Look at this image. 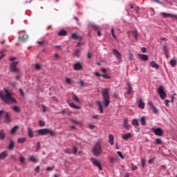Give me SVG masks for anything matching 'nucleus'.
<instances>
[{
    "mask_svg": "<svg viewBox=\"0 0 177 177\" xmlns=\"http://www.w3.org/2000/svg\"><path fill=\"white\" fill-rule=\"evenodd\" d=\"M0 97L6 104H10V103H15L16 104L17 103L16 99L13 97V91L6 88H4V91H0Z\"/></svg>",
    "mask_w": 177,
    "mask_h": 177,
    "instance_id": "obj_1",
    "label": "nucleus"
},
{
    "mask_svg": "<svg viewBox=\"0 0 177 177\" xmlns=\"http://www.w3.org/2000/svg\"><path fill=\"white\" fill-rule=\"evenodd\" d=\"M109 91L110 88H104L102 92V104H104V107H109L110 104V96H109Z\"/></svg>",
    "mask_w": 177,
    "mask_h": 177,
    "instance_id": "obj_2",
    "label": "nucleus"
},
{
    "mask_svg": "<svg viewBox=\"0 0 177 177\" xmlns=\"http://www.w3.org/2000/svg\"><path fill=\"white\" fill-rule=\"evenodd\" d=\"M102 153H103V149H102V142L97 141L93 149V154H94L95 157H100Z\"/></svg>",
    "mask_w": 177,
    "mask_h": 177,
    "instance_id": "obj_3",
    "label": "nucleus"
},
{
    "mask_svg": "<svg viewBox=\"0 0 177 177\" xmlns=\"http://www.w3.org/2000/svg\"><path fill=\"white\" fill-rule=\"evenodd\" d=\"M37 133L41 136L50 135V136H56V133L50 129H41L38 130Z\"/></svg>",
    "mask_w": 177,
    "mask_h": 177,
    "instance_id": "obj_4",
    "label": "nucleus"
},
{
    "mask_svg": "<svg viewBox=\"0 0 177 177\" xmlns=\"http://www.w3.org/2000/svg\"><path fill=\"white\" fill-rule=\"evenodd\" d=\"M151 131L153 132L156 136H162V135H164V130H162V129L161 128L156 129L154 127H152L151 129Z\"/></svg>",
    "mask_w": 177,
    "mask_h": 177,
    "instance_id": "obj_5",
    "label": "nucleus"
},
{
    "mask_svg": "<svg viewBox=\"0 0 177 177\" xmlns=\"http://www.w3.org/2000/svg\"><path fill=\"white\" fill-rule=\"evenodd\" d=\"M158 92L160 95V99H162V100H164V99H165V97H167V93H165V91H164V86H160L158 88Z\"/></svg>",
    "mask_w": 177,
    "mask_h": 177,
    "instance_id": "obj_6",
    "label": "nucleus"
},
{
    "mask_svg": "<svg viewBox=\"0 0 177 177\" xmlns=\"http://www.w3.org/2000/svg\"><path fill=\"white\" fill-rule=\"evenodd\" d=\"M17 64H19V62H12L10 64V71H12V73H19L20 71L19 70V68H17Z\"/></svg>",
    "mask_w": 177,
    "mask_h": 177,
    "instance_id": "obj_7",
    "label": "nucleus"
},
{
    "mask_svg": "<svg viewBox=\"0 0 177 177\" xmlns=\"http://www.w3.org/2000/svg\"><path fill=\"white\" fill-rule=\"evenodd\" d=\"M113 54L114 55V56L116 58H118L119 62H122V55H121V53H120L119 50H118L117 49L113 48Z\"/></svg>",
    "mask_w": 177,
    "mask_h": 177,
    "instance_id": "obj_8",
    "label": "nucleus"
},
{
    "mask_svg": "<svg viewBox=\"0 0 177 177\" xmlns=\"http://www.w3.org/2000/svg\"><path fill=\"white\" fill-rule=\"evenodd\" d=\"M91 162L95 165V167H98V169L100 171H102L103 168L102 167V165L100 164V161L97 160L96 158H91Z\"/></svg>",
    "mask_w": 177,
    "mask_h": 177,
    "instance_id": "obj_9",
    "label": "nucleus"
},
{
    "mask_svg": "<svg viewBox=\"0 0 177 177\" xmlns=\"http://www.w3.org/2000/svg\"><path fill=\"white\" fill-rule=\"evenodd\" d=\"M78 151V149H77V147H74L73 149H65L64 150V153H66V154H71L72 153L73 154H77V151Z\"/></svg>",
    "mask_w": 177,
    "mask_h": 177,
    "instance_id": "obj_10",
    "label": "nucleus"
},
{
    "mask_svg": "<svg viewBox=\"0 0 177 177\" xmlns=\"http://www.w3.org/2000/svg\"><path fill=\"white\" fill-rule=\"evenodd\" d=\"M162 16H163V17H170L171 19H177V15L175 14L162 12Z\"/></svg>",
    "mask_w": 177,
    "mask_h": 177,
    "instance_id": "obj_11",
    "label": "nucleus"
},
{
    "mask_svg": "<svg viewBox=\"0 0 177 177\" xmlns=\"http://www.w3.org/2000/svg\"><path fill=\"white\" fill-rule=\"evenodd\" d=\"M82 68V64L77 62L73 65V70L80 71Z\"/></svg>",
    "mask_w": 177,
    "mask_h": 177,
    "instance_id": "obj_12",
    "label": "nucleus"
},
{
    "mask_svg": "<svg viewBox=\"0 0 177 177\" xmlns=\"http://www.w3.org/2000/svg\"><path fill=\"white\" fill-rule=\"evenodd\" d=\"M95 75H96V77H103V78H105L106 80H110V76H109V75L107 74H104V75H100V73H99L98 72H95Z\"/></svg>",
    "mask_w": 177,
    "mask_h": 177,
    "instance_id": "obj_13",
    "label": "nucleus"
},
{
    "mask_svg": "<svg viewBox=\"0 0 177 177\" xmlns=\"http://www.w3.org/2000/svg\"><path fill=\"white\" fill-rule=\"evenodd\" d=\"M123 125L125 128V129H131V124L128 123V118H125L124 120Z\"/></svg>",
    "mask_w": 177,
    "mask_h": 177,
    "instance_id": "obj_14",
    "label": "nucleus"
},
{
    "mask_svg": "<svg viewBox=\"0 0 177 177\" xmlns=\"http://www.w3.org/2000/svg\"><path fill=\"white\" fill-rule=\"evenodd\" d=\"M67 103L68 104V105L70 106V107H71L72 109H75L76 110H80L81 107L78 106L77 105H75L74 103L73 102H69L68 101H67Z\"/></svg>",
    "mask_w": 177,
    "mask_h": 177,
    "instance_id": "obj_15",
    "label": "nucleus"
},
{
    "mask_svg": "<svg viewBox=\"0 0 177 177\" xmlns=\"http://www.w3.org/2000/svg\"><path fill=\"white\" fill-rule=\"evenodd\" d=\"M9 154L8 153V151H4L0 153V160H5L6 157H8Z\"/></svg>",
    "mask_w": 177,
    "mask_h": 177,
    "instance_id": "obj_16",
    "label": "nucleus"
},
{
    "mask_svg": "<svg viewBox=\"0 0 177 177\" xmlns=\"http://www.w3.org/2000/svg\"><path fill=\"white\" fill-rule=\"evenodd\" d=\"M150 66L153 68H156V70H158V68H160V66L154 61L150 62Z\"/></svg>",
    "mask_w": 177,
    "mask_h": 177,
    "instance_id": "obj_17",
    "label": "nucleus"
},
{
    "mask_svg": "<svg viewBox=\"0 0 177 177\" xmlns=\"http://www.w3.org/2000/svg\"><path fill=\"white\" fill-rule=\"evenodd\" d=\"M5 122H6V124H9L10 122V113L9 112L6 113Z\"/></svg>",
    "mask_w": 177,
    "mask_h": 177,
    "instance_id": "obj_18",
    "label": "nucleus"
},
{
    "mask_svg": "<svg viewBox=\"0 0 177 177\" xmlns=\"http://www.w3.org/2000/svg\"><path fill=\"white\" fill-rule=\"evenodd\" d=\"M131 138H132V133H131L124 134L122 136V139H124V140H128V139H131Z\"/></svg>",
    "mask_w": 177,
    "mask_h": 177,
    "instance_id": "obj_19",
    "label": "nucleus"
},
{
    "mask_svg": "<svg viewBox=\"0 0 177 177\" xmlns=\"http://www.w3.org/2000/svg\"><path fill=\"white\" fill-rule=\"evenodd\" d=\"M27 130L29 138H34V131H32V129H31L30 127H28Z\"/></svg>",
    "mask_w": 177,
    "mask_h": 177,
    "instance_id": "obj_20",
    "label": "nucleus"
},
{
    "mask_svg": "<svg viewBox=\"0 0 177 177\" xmlns=\"http://www.w3.org/2000/svg\"><path fill=\"white\" fill-rule=\"evenodd\" d=\"M96 104L98 106V109L100 111V113H103V105H102V102L100 101H97Z\"/></svg>",
    "mask_w": 177,
    "mask_h": 177,
    "instance_id": "obj_21",
    "label": "nucleus"
},
{
    "mask_svg": "<svg viewBox=\"0 0 177 177\" xmlns=\"http://www.w3.org/2000/svg\"><path fill=\"white\" fill-rule=\"evenodd\" d=\"M19 39L20 41H22V42H26V39H28V35H24L22 36L19 37Z\"/></svg>",
    "mask_w": 177,
    "mask_h": 177,
    "instance_id": "obj_22",
    "label": "nucleus"
},
{
    "mask_svg": "<svg viewBox=\"0 0 177 177\" xmlns=\"http://www.w3.org/2000/svg\"><path fill=\"white\" fill-rule=\"evenodd\" d=\"M139 57L141 60H142L143 62H147V60H149V57L146 55H139Z\"/></svg>",
    "mask_w": 177,
    "mask_h": 177,
    "instance_id": "obj_23",
    "label": "nucleus"
},
{
    "mask_svg": "<svg viewBox=\"0 0 177 177\" xmlns=\"http://www.w3.org/2000/svg\"><path fill=\"white\" fill-rule=\"evenodd\" d=\"M5 138H6V133H5V131L1 130L0 131V139H1V140H4Z\"/></svg>",
    "mask_w": 177,
    "mask_h": 177,
    "instance_id": "obj_24",
    "label": "nucleus"
},
{
    "mask_svg": "<svg viewBox=\"0 0 177 177\" xmlns=\"http://www.w3.org/2000/svg\"><path fill=\"white\" fill-rule=\"evenodd\" d=\"M58 35H59V37H66V35H67V31H66L64 29H62L58 32Z\"/></svg>",
    "mask_w": 177,
    "mask_h": 177,
    "instance_id": "obj_25",
    "label": "nucleus"
},
{
    "mask_svg": "<svg viewBox=\"0 0 177 177\" xmlns=\"http://www.w3.org/2000/svg\"><path fill=\"white\" fill-rule=\"evenodd\" d=\"M138 107L140 109H142V110H143V109H145V102H143V100L142 99H140V100H139Z\"/></svg>",
    "mask_w": 177,
    "mask_h": 177,
    "instance_id": "obj_26",
    "label": "nucleus"
},
{
    "mask_svg": "<svg viewBox=\"0 0 177 177\" xmlns=\"http://www.w3.org/2000/svg\"><path fill=\"white\" fill-rule=\"evenodd\" d=\"M109 143L113 146L114 145V136L111 134L109 135Z\"/></svg>",
    "mask_w": 177,
    "mask_h": 177,
    "instance_id": "obj_27",
    "label": "nucleus"
},
{
    "mask_svg": "<svg viewBox=\"0 0 177 177\" xmlns=\"http://www.w3.org/2000/svg\"><path fill=\"white\" fill-rule=\"evenodd\" d=\"M13 149H15V142L13 140H10L8 146V150H13Z\"/></svg>",
    "mask_w": 177,
    "mask_h": 177,
    "instance_id": "obj_28",
    "label": "nucleus"
},
{
    "mask_svg": "<svg viewBox=\"0 0 177 177\" xmlns=\"http://www.w3.org/2000/svg\"><path fill=\"white\" fill-rule=\"evenodd\" d=\"M29 161H31L32 162H37L38 159H37V157L35 156H31L29 158Z\"/></svg>",
    "mask_w": 177,
    "mask_h": 177,
    "instance_id": "obj_29",
    "label": "nucleus"
},
{
    "mask_svg": "<svg viewBox=\"0 0 177 177\" xmlns=\"http://www.w3.org/2000/svg\"><path fill=\"white\" fill-rule=\"evenodd\" d=\"M71 38H73V39H82V37L78 36V35L76 33H73L71 35Z\"/></svg>",
    "mask_w": 177,
    "mask_h": 177,
    "instance_id": "obj_30",
    "label": "nucleus"
},
{
    "mask_svg": "<svg viewBox=\"0 0 177 177\" xmlns=\"http://www.w3.org/2000/svg\"><path fill=\"white\" fill-rule=\"evenodd\" d=\"M18 143L23 144L25 142H27V138H20L17 140Z\"/></svg>",
    "mask_w": 177,
    "mask_h": 177,
    "instance_id": "obj_31",
    "label": "nucleus"
},
{
    "mask_svg": "<svg viewBox=\"0 0 177 177\" xmlns=\"http://www.w3.org/2000/svg\"><path fill=\"white\" fill-rule=\"evenodd\" d=\"M12 110H14L15 113H21V109L17 106H14Z\"/></svg>",
    "mask_w": 177,
    "mask_h": 177,
    "instance_id": "obj_32",
    "label": "nucleus"
},
{
    "mask_svg": "<svg viewBox=\"0 0 177 177\" xmlns=\"http://www.w3.org/2000/svg\"><path fill=\"white\" fill-rule=\"evenodd\" d=\"M140 122H141V124L142 125H143L144 127L146 126V118L145 116H142L140 119Z\"/></svg>",
    "mask_w": 177,
    "mask_h": 177,
    "instance_id": "obj_33",
    "label": "nucleus"
},
{
    "mask_svg": "<svg viewBox=\"0 0 177 177\" xmlns=\"http://www.w3.org/2000/svg\"><path fill=\"white\" fill-rule=\"evenodd\" d=\"M132 125H134L135 127H139V122L138 121V119H133L132 120Z\"/></svg>",
    "mask_w": 177,
    "mask_h": 177,
    "instance_id": "obj_34",
    "label": "nucleus"
},
{
    "mask_svg": "<svg viewBox=\"0 0 177 177\" xmlns=\"http://www.w3.org/2000/svg\"><path fill=\"white\" fill-rule=\"evenodd\" d=\"M169 64L171 66V67H175V66H176V60L175 59H171L169 62Z\"/></svg>",
    "mask_w": 177,
    "mask_h": 177,
    "instance_id": "obj_35",
    "label": "nucleus"
},
{
    "mask_svg": "<svg viewBox=\"0 0 177 177\" xmlns=\"http://www.w3.org/2000/svg\"><path fill=\"white\" fill-rule=\"evenodd\" d=\"M17 129H19V127H18V126L14 127L11 129V133H12V134L16 133V132L17 131Z\"/></svg>",
    "mask_w": 177,
    "mask_h": 177,
    "instance_id": "obj_36",
    "label": "nucleus"
},
{
    "mask_svg": "<svg viewBox=\"0 0 177 177\" xmlns=\"http://www.w3.org/2000/svg\"><path fill=\"white\" fill-rule=\"evenodd\" d=\"M127 94L128 95H131V92H132V86L128 84V88H127Z\"/></svg>",
    "mask_w": 177,
    "mask_h": 177,
    "instance_id": "obj_37",
    "label": "nucleus"
},
{
    "mask_svg": "<svg viewBox=\"0 0 177 177\" xmlns=\"http://www.w3.org/2000/svg\"><path fill=\"white\" fill-rule=\"evenodd\" d=\"M3 52H6V50H2L0 53H1V55H0V60H2V59H3V57H5V54H3Z\"/></svg>",
    "mask_w": 177,
    "mask_h": 177,
    "instance_id": "obj_38",
    "label": "nucleus"
},
{
    "mask_svg": "<svg viewBox=\"0 0 177 177\" xmlns=\"http://www.w3.org/2000/svg\"><path fill=\"white\" fill-rule=\"evenodd\" d=\"M131 9H135L136 10H139V7H138L135 4H131Z\"/></svg>",
    "mask_w": 177,
    "mask_h": 177,
    "instance_id": "obj_39",
    "label": "nucleus"
},
{
    "mask_svg": "<svg viewBox=\"0 0 177 177\" xmlns=\"http://www.w3.org/2000/svg\"><path fill=\"white\" fill-rule=\"evenodd\" d=\"M131 165L132 171H136V169H138V167H136L133 163H131Z\"/></svg>",
    "mask_w": 177,
    "mask_h": 177,
    "instance_id": "obj_40",
    "label": "nucleus"
},
{
    "mask_svg": "<svg viewBox=\"0 0 177 177\" xmlns=\"http://www.w3.org/2000/svg\"><path fill=\"white\" fill-rule=\"evenodd\" d=\"M93 30H95V31H99V30H100V28H99V26H96V25H93L92 26Z\"/></svg>",
    "mask_w": 177,
    "mask_h": 177,
    "instance_id": "obj_41",
    "label": "nucleus"
},
{
    "mask_svg": "<svg viewBox=\"0 0 177 177\" xmlns=\"http://www.w3.org/2000/svg\"><path fill=\"white\" fill-rule=\"evenodd\" d=\"M155 142L156 145H161V143H162V141L160 138H157Z\"/></svg>",
    "mask_w": 177,
    "mask_h": 177,
    "instance_id": "obj_42",
    "label": "nucleus"
},
{
    "mask_svg": "<svg viewBox=\"0 0 177 177\" xmlns=\"http://www.w3.org/2000/svg\"><path fill=\"white\" fill-rule=\"evenodd\" d=\"M88 128H89V129H95V128H96V126L92 124H90L88 125Z\"/></svg>",
    "mask_w": 177,
    "mask_h": 177,
    "instance_id": "obj_43",
    "label": "nucleus"
},
{
    "mask_svg": "<svg viewBox=\"0 0 177 177\" xmlns=\"http://www.w3.org/2000/svg\"><path fill=\"white\" fill-rule=\"evenodd\" d=\"M73 100H75V102H80V99H78V97L76 95H73Z\"/></svg>",
    "mask_w": 177,
    "mask_h": 177,
    "instance_id": "obj_44",
    "label": "nucleus"
},
{
    "mask_svg": "<svg viewBox=\"0 0 177 177\" xmlns=\"http://www.w3.org/2000/svg\"><path fill=\"white\" fill-rule=\"evenodd\" d=\"M39 127H45V122H44L42 120H39Z\"/></svg>",
    "mask_w": 177,
    "mask_h": 177,
    "instance_id": "obj_45",
    "label": "nucleus"
},
{
    "mask_svg": "<svg viewBox=\"0 0 177 177\" xmlns=\"http://www.w3.org/2000/svg\"><path fill=\"white\" fill-rule=\"evenodd\" d=\"M24 161H26V158H24V157H23L22 156H20V162L21 164H24Z\"/></svg>",
    "mask_w": 177,
    "mask_h": 177,
    "instance_id": "obj_46",
    "label": "nucleus"
},
{
    "mask_svg": "<svg viewBox=\"0 0 177 177\" xmlns=\"http://www.w3.org/2000/svg\"><path fill=\"white\" fill-rule=\"evenodd\" d=\"M163 52H164L165 55H167L168 53V48H167V46H165L163 47Z\"/></svg>",
    "mask_w": 177,
    "mask_h": 177,
    "instance_id": "obj_47",
    "label": "nucleus"
},
{
    "mask_svg": "<svg viewBox=\"0 0 177 177\" xmlns=\"http://www.w3.org/2000/svg\"><path fill=\"white\" fill-rule=\"evenodd\" d=\"M66 84H72L73 83V80H71V79H70V78H68V77H67L66 79Z\"/></svg>",
    "mask_w": 177,
    "mask_h": 177,
    "instance_id": "obj_48",
    "label": "nucleus"
},
{
    "mask_svg": "<svg viewBox=\"0 0 177 177\" xmlns=\"http://www.w3.org/2000/svg\"><path fill=\"white\" fill-rule=\"evenodd\" d=\"M37 44L39 45H45V44H46V41L44 40V41H37Z\"/></svg>",
    "mask_w": 177,
    "mask_h": 177,
    "instance_id": "obj_49",
    "label": "nucleus"
},
{
    "mask_svg": "<svg viewBox=\"0 0 177 177\" xmlns=\"http://www.w3.org/2000/svg\"><path fill=\"white\" fill-rule=\"evenodd\" d=\"M146 166V160L145 159H142V168H145Z\"/></svg>",
    "mask_w": 177,
    "mask_h": 177,
    "instance_id": "obj_50",
    "label": "nucleus"
},
{
    "mask_svg": "<svg viewBox=\"0 0 177 177\" xmlns=\"http://www.w3.org/2000/svg\"><path fill=\"white\" fill-rule=\"evenodd\" d=\"M39 149H41V144L39 142H37V146H36V151H38V150H39Z\"/></svg>",
    "mask_w": 177,
    "mask_h": 177,
    "instance_id": "obj_51",
    "label": "nucleus"
},
{
    "mask_svg": "<svg viewBox=\"0 0 177 177\" xmlns=\"http://www.w3.org/2000/svg\"><path fill=\"white\" fill-rule=\"evenodd\" d=\"M111 32L115 39H117V37L115 36V34H114V28H112L111 30Z\"/></svg>",
    "mask_w": 177,
    "mask_h": 177,
    "instance_id": "obj_52",
    "label": "nucleus"
},
{
    "mask_svg": "<svg viewBox=\"0 0 177 177\" xmlns=\"http://www.w3.org/2000/svg\"><path fill=\"white\" fill-rule=\"evenodd\" d=\"M81 50H76V51L75 52V55L77 56V57H80V53Z\"/></svg>",
    "mask_w": 177,
    "mask_h": 177,
    "instance_id": "obj_53",
    "label": "nucleus"
},
{
    "mask_svg": "<svg viewBox=\"0 0 177 177\" xmlns=\"http://www.w3.org/2000/svg\"><path fill=\"white\" fill-rule=\"evenodd\" d=\"M133 35H134L136 39H138V30H134V31L133 32Z\"/></svg>",
    "mask_w": 177,
    "mask_h": 177,
    "instance_id": "obj_54",
    "label": "nucleus"
},
{
    "mask_svg": "<svg viewBox=\"0 0 177 177\" xmlns=\"http://www.w3.org/2000/svg\"><path fill=\"white\" fill-rule=\"evenodd\" d=\"M152 109L154 114H157L158 113V109H157L156 106H153Z\"/></svg>",
    "mask_w": 177,
    "mask_h": 177,
    "instance_id": "obj_55",
    "label": "nucleus"
},
{
    "mask_svg": "<svg viewBox=\"0 0 177 177\" xmlns=\"http://www.w3.org/2000/svg\"><path fill=\"white\" fill-rule=\"evenodd\" d=\"M113 97H115V99H120V95L117 93H115L113 94Z\"/></svg>",
    "mask_w": 177,
    "mask_h": 177,
    "instance_id": "obj_56",
    "label": "nucleus"
},
{
    "mask_svg": "<svg viewBox=\"0 0 177 177\" xmlns=\"http://www.w3.org/2000/svg\"><path fill=\"white\" fill-rule=\"evenodd\" d=\"M79 84L81 86H85V83L84 82V80H81L79 82Z\"/></svg>",
    "mask_w": 177,
    "mask_h": 177,
    "instance_id": "obj_57",
    "label": "nucleus"
},
{
    "mask_svg": "<svg viewBox=\"0 0 177 177\" xmlns=\"http://www.w3.org/2000/svg\"><path fill=\"white\" fill-rule=\"evenodd\" d=\"M41 107H42L44 113H46V106L44 105V104H41Z\"/></svg>",
    "mask_w": 177,
    "mask_h": 177,
    "instance_id": "obj_58",
    "label": "nucleus"
},
{
    "mask_svg": "<svg viewBox=\"0 0 177 177\" xmlns=\"http://www.w3.org/2000/svg\"><path fill=\"white\" fill-rule=\"evenodd\" d=\"M117 153L120 157L124 159V155H122V153H121V151H118Z\"/></svg>",
    "mask_w": 177,
    "mask_h": 177,
    "instance_id": "obj_59",
    "label": "nucleus"
},
{
    "mask_svg": "<svg viewBox=\"0 0 177 177\" xmlns=\"http://www.w3.org/2000/svg\"><path fill=\"white\" fill-rule=\"evenodd\" d=\"M115 161V158H110V162L111 163V164H113V163H114V162Z\"/></svg>",
    "mask_w": 177,
    "mask_h": 177,
    "instance_id": "obj_60",
    "label": "nucleus"
},
{
    "mask_svg": "<svg viewBox=\"0 0 177 177\" xmlns=\"http://www.w3.org/2000/svg\"><path fill=\"white\" fill-rule=\"evenodd\" d=\"M5 115V111L3 110L0 111V118L1 117H2V115Z\"/></svg>",
    "mask_w": 177,
    "mask_h": 177,
    "instance_id": "obj_61",
    "label": "nucleus"
},
{
    "mask_svg": "<svg viewBox=\"0 0 177 177\" xmlns=\"http://www.w3.org/2000/svg\"><path fill=\"white\" fill-rule=\"evenodd\" d=\"M74 19L76 20L77 24H81V22L80 21V19H78V17H75Z\"/></svg>",
    "mask_w": 177,
    "mask_h": 177,
    "instance_id": "obj_62",
    "label": "nucleus"
},
{
    "mask_svg": "<svg viewBox=\"0 0 177 177\" xmlns=\"http://www.w3.org/2000/svg\"><path fill=\"white\" fill-rule=\"evenodd\" d=\"M71 121L73 124H80V122L77 121L76 120L72 119Z\"/></svg>",
    "mask_w": 177,
    "mask_h": 177,
    "instance_id": "obj_63",
    "label": "nucleus"
},
{
    "mask_svg": "<svg viewBox=\"0 0 177 177\" xmlns=\"http://www.w3.org/2000/svg\"><path fill=\"white\" fill-rule=\"evenodd\" d=\"M129 59L130 60H133V55L132 53H129Z\"/></svg>",
    "mask_w": 177,
    "mask_h": 177,
    "instance_id": "obj_64",
    "label": "nucleus"
}]
</instances>
